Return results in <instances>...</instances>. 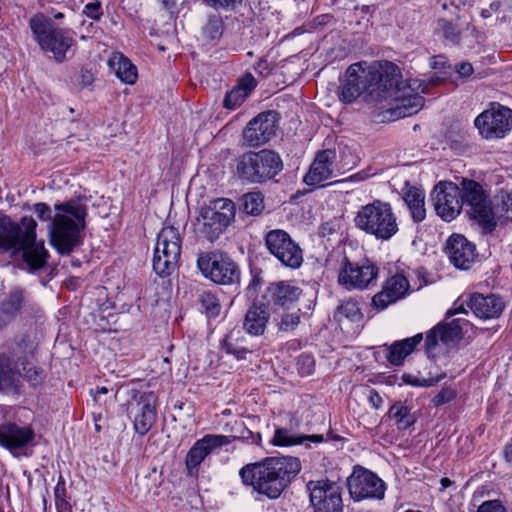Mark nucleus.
Listing matches in <instances>:
<instances>
[{
  "instance_id": "obj_1",
  "label": "nucleus",
  "mask_w": 512,
  "mask_h": 512,
  "mask_svg": "<svg viewBox=\"0 0 512 512\" xmlns=\"http://www.w3.org/2000/svg\"><path fill=\"white\" fill-rule=\"evenodd\" d=\"M399 76V67L390 61L351 64L340 79L339 99L350 104L359 97L367 103L387 100L391 82Z\"/></svg>"
},
{
  "instance_id": "obj_2",
  "label": "nucleus",
  "mask_w": 512,
  "mask_h": 512,
  "mask_svg": "<svg viewBox=\"0 0 512 512\" xmlns=\"http://www.w3.org/2000/svg\"><path fill=\"white\" fill-rule=\"evenodd\" d=\"M33 210L41 221H51L50 244L60 255H70L82 244L88 208L80 199L56 203L53 217L51 208L46 203L34 204Z\"/></svg>"
},
{
  "instance_id": "obj_3",
  "label": "nucleus",
  "mask_w": 512,
  "mask_h": 512,
  "mask_svg": "<svg viewBox=\"0 0 512 512\" xmlns=\"http://www.w3.org/2000/svg\"><path fill=\"white\" fill-rule=\"evenodd\" d=\"M300 470L301 463L296 457H267L261 462L245 465L239 475L245 486L274 500L281 496Z\"/></svg>"
},
{
  "instance_id": "obj_4",
  "label": "nucleus",
  "mask_w": 512,
  "mask_h": 512,
  "mask_svg": "<svg viewBox=\"0 0 512 512\" xmlns=\"http://www.w3.org/2000/svg\"><path fill=\"white\" fill-rule=\"evenodd\" d=\"M37 223L25 216L21 225L0 212V254L10 252L12 256L22 253L24 262L31 270L43 268L49 258L43 241H36Z\"/></svg>"
},
{
  "instance_id": "obj_5",
  "label": "nucleus",
  "mask_w": 512,
  "mask_h": 512,
  "mask_svg": "<svg viewBox=\"0 0 512 512\" xmlns=\"http://www.w3.org/2000/svg\"><path fill=\"white\" fill-rule=\"evenodd\" d=\"M45 379V370L33 364L25 355H20L16 349L0 352V394L19 396L24 382L36 388Z\"/></svg>"
},
{
  "instance_id": "obj_6",
  "label": "nucleus",
  "mask_w": 512,
  "mask_h": 512,
  "mask_svg": "<svg viewBox=\"0 0 512 512\" xmlns=\"http://www.w3.org/2000/svg\"><path fill=\"white\" fill-rule=\"evenodd\" d=\"M284 168V163L274 150L249 151L236 160V175L249 184H265L274 179Z\"/></svg>"
},
{
  "instance_id": "obj_7",
  "label": "nucleus",
  "mask_w": 512,
  "mask_h": 512,
  "mask_svg": "<svg viewBox=\"0 0 512 512\" xmlns=\"http://www.w3.org/2000/svg\"><path fill=\"white\" fill-rule=\"evenodd\" d=\"M353 222L357 229L381 241L391 239L399 230L390 203L381 200L361 206Z\"/></svg>"
},
{
  "instance_id": "obj_8",
  "label": "nucleus",
  "mask_w": 512,
  "mask_h": 512,
  "mask_svg": "<svg viewBox=\"0 0 512 512\" xmlns=\"http://www.w3.org/2000/svg\"><path fill=\"white\" fill-rule=\"evenodd\" d=\"M29 27L43 51L51 52L57 62L66 59V53L74 42L70 30L56 26L51 19L41 13L30 18Z\"/></svg>"
},
{
  "instance_id": "obj_9",
  "label": "nucleus",
  "mask_w": 512,
  "mask_h": 512,
  "mask_svg": "<svg viewBox=\"0 0 512 512\" xmlns=\"http://www.w3.org/2000/svg\"><path fill=\"white\" fill-rule=\"evenodd\" d=\"M235 203L228 198H218L202 207L197 218L196 231L209 242L219 238L234 221Z\"/></svg>"
},
{
  "instance_id": "obj_10",
  "label": "nucleus",
  "mask_w": 512,
  "mask_h": 512,
  "mask_svg": "<svg viewBox=\"0 0 512 512\" xmlns=\"http://www.w3.org/2000/svg\"><path fill=\"white\" fill-rule=\"evenodd\" d=\"M402 75L391 82V91L387 92V99L396 102L389 111L393 118L399 119L409 117L419 112L424 106V97L419 92H424L426 86L417 79L401 80Z\"/></svg>"
},
{
  "instance_id": "obj_11",
  "label": "nucleus",
  "mask_w": 512,
  "mask_h": 512,
  "mask_svg": "<svg viewBox=\"0 0 512 512\" xmlns=\"http://www.w3.org/2000/svg\"><path fill=\"white\" fill-rule=\"evenodd\" d=\"M461 185L462 207L464 206L469 217L481 226L483 233H492L497 222L488 195L474 180L463 179Z\"/></svg>"
},
{
  "instance_id": "obj_12",
  "label": "nucleus",
  "mask_w": 512,
  "mask_h": 512,
  "mask_svg": "<svg viewBox=\"0 0 512 512\" xmlns=\"http://www.w3.org/2000/svg\"><path fill=\"white\" fill-rule=\"evenodd\" d=\"M181 239L173 226L164 227L157 236L153 256V270L160 277L171 275L178 266Z\"/></svg>"
},
{
  "instance_id": "obj_13",
  "label": "nucleus",
  "mask_w": 512,
  "mask_h": 512,
  "mask_svg": "<svg viewBox=\"0 0 512 512\" xmlns=\"http://www.w3.org/2000/svg\"><path fill=\"white\" fill-rule=\"evenodd\" d=\"M129 400L126 404V411L133 421L135 432L146 435L157 419L156 401L157 397L152 391L144 392L137 389L128 391Z\"/></svg>"
},
{
  "instance_id": "obj_14",
  "label": "nucleus",
  "mask_w": 512,
  "mask_h": 512,
  "mask_svg": "<svg viewBox=\"0 0 512 512\" xmlns=\"http://www.w3.org/2000/svg\"><path fill=\"white\" fill-rule=\"evenodd\" d=\"M197 266L201 273L220 285H233L240 282V269L227 254L208 252L198 257Z\"/></svg>"
},
{
  "instance_id": "obj_15",
  "label": "nucleus",
  "mask_w": 512,
  "mask_h": 512,
  "mask_svg": "<svg viewBox=\"0 0 512 512\" xmlns=\"http://www.w3.org/2000/svg\"><path fill=\"white\" fill-rule=\"evenodd\" d=\"M310 503L319 512H343L342 488L329 479L311 480L306 485Z\"/></svg>"
},
{
  "instance_id": "obj_16",
  "label": "nucleus",
  "mask_w": 512,
  "mask_h": 512,
  "mask_svg": "<svg viewBox=\"0 0 512 512\" xmlns=\"http://www.w3.org/2000/svg\"><path fill=\"white\" fill-rule=\"evenodd\" d=\"M265 245L270 254L285 267L296 269L301 266L303 262L302 249L286 231L281 229L269 231L265 235Z\"/></svg>"
},
{
  "instance_id": "obj_17",
  "label": "nucleus",
  "mask_w": 512,
  "mask_h": 512,
  "mask_svg": "<svg viewBox=\"0 0 512 512\" xmlns=\"http://www.w3.org/2000/svg\"><path fill=\"white\" fill-rule=\"evenodd\" d=\"M378 272V266L369 260L351 262L345 259L338 275V282L348 290H364L376 283Z\"/></svg>"
},
{
  "instance_id": "obj_18",
  "label": "nucleus",
  "mask_w": 512,
  "mask_h": 512,
  "mask_svg": "<svg viewBox=\"0 0 512 512\" xmlns=\"http://www.w3.org/2000/svg\"><path fill=\"white\" fill-rule=\"evenodd\" d=\"M432 200L437 215L445 221L455 219L461 212V189L454 183H438L432 192Z\"/></svg>"
},
{
  "instance_id": "obj_19",
  "label": "nucleus",
  "mask_w": 512,
  "mask_h": 512,
  "mask_svg": "<svg viewBox=\"0 0 512 512\" xmlns=\"http://www.w3.org/2000/svg\"><path fill=\"white\" fill-rule=\"evenodd\" d=\"M480 134L487 138H502L512 127V110L499 106L482 112L475 119Z\"/></svg>"
},
{
  "instance_id": "obj_20",
  "label": "nucleus",
  "mask_w": 512,
  "mask_h": 512,
  "mask_svg": "<svg viewBox=\"0 0 512 512\" xmlns=\"http://www.w3.org/2000/svg\"><path fill=\"white\" fill-rule=\"evenodd\" d=\"M277 113L265 111L254 117L243 131V141L248 147H258L276 136Z\"/></svg>"
},
{
  "instance_id": "obj_21",
  "label": "nucleus",
  "mask_w": 512,
  "mask_h": 512,
  "mask_svg": "<svg viewBox=\"0 0 512 512\" xmlns=\"http://www.w3.org/2000/svg\"><path fill=\"white\" fill-rule=\"evenodd\" d=\"M348 484L350 494L355 500L382 499L385 494V483L369 470L353 475Z\"/></svg>"
},
{
  "instance_id": "obj_22",
  "label": "nucleus",
  "mask_w": 512,
  "mask_h": 512,
  "mask_svg": "<svg viewBox=\"0 0 512 512\" xmlns=\"http://www.w3.org/2000/svg\"><path fill=\"white\" fill-rule=\"evenodd\" d=\"M234 438L209 434L197 440L186 455L185 463L190 473L196 469L214 449L232 443Z\"/></svg>"
},
{
  "instance_id": "obj_23",
  "label": "nucleus",
  "mask_w": 512,
  "mask_h": 512,
  "mask_svg": "<svg viewBox=\"0 0 512 512\" xmlns=\"http://www.w3.org/2000/svg\"><path fill=\"white\" fill-rule=\"evenodd\" d=\"M302 289L289 281L271 283L265 291L264 298L274 310L289 309L301 296Z\"/></svg>"
},
{
  "instance_id": "obj_24",
  "label": "nucleus",
  "mask_w": 512,
  "mask_h": 512,
  "mask_svg": "<svg viewBox=\"0 0 512 512\" xmlns=\"http://www.w3.org/2000/svg\"><path fill=\"white\" fill-rule=\"evenodd\" d=\"M410 289L407 278L401 274H396L385 281L382 290L372 298V305L378 310H384L389 305L396 303L404 298Z\"/></svg>"
},
{
  "instance_id": "obj_25",
  "label": "nucleus",
  "mask_w": 512,
  "mask_h": 512,
  "mask_svg": "<svg viewBox=\"0 0 512 512\" xmlns=\"http://www.w3.org/2000/svg\"><path fill=\"white\" fill-rule=\"evenodd\" d=\"M446 250L451 262L459 269H469L476 258L475 245L460 234L449 237Z\"/></svg>"
},
{
  "instance_id": "obj_26",
  "label": "nucleus",
  "mask_w": 512,
  "mask_h": 512,
  "mask_svg": "<svg viewBox=\"0 0 512 512\" xmlns=\"http://www.w3.org/2000/svg\"><path fill=\"white\" fill-rule=\"evenodd\" d=\"M26 292L19 287L11 289L0 301V330L7 328L26 308Z\"/></svg>"
},
{
  "instance_id": "obj_27",
  "label": "nucleus",
  "mask_w": 512,
  "mask_h": 512,
  "mask_svg": "<svg viewBox=\"0 0 512 512\" xmlns=\"http://www.w3.org/2000/svg\"><path fill=\"white\" fill-rule=\"evenodd\" d=\"M34 439V432L30 427L19 426L15 423L0 425V445L12 453L25 447Z\"/></svg>"
},
{
  "instance_id": "obj_28",
  "label": "nucleus",
  "mask_w": 512,
  "mask_h": 512,
  "mask_svg": "<svg viewBox=\"0 0 512 512\" xmlns=\"http://www.w3.org/2000/svg\"><path fill=\"white\" fill-rule=\"evenodd\" d=\"M467 305L476 317L484 320L499 318L505 308L502 298L495 294L484 296L475 293L470 296Z\"/></svg>"
},
{
  "instance_id": "obj_29",
  "label": "nucleus",
  "mask_w": 512,
  "mask_h": 512,
  "mask_svg": "<svg viewBox=\"0 0 512 512\" xmlns=\"http://www.w3.org/2000/svg\"><path fill=\"white\" fill-rule=\"evenodd\" d=\"M336 159V152L332 149L319 151L304 181L309 186H315L329 179L333 173V163Z\"/></svg>"
},
{
  "instance_id": "obj_30",
  "label": "nucleus",
  "mask_w": 512,
  "mask_h": 512,
  "mask_svg": "<svg viewBox=\"0 0 512 512\" xmlns=\"http://www.w3.org/2000/svg\"><path fill=\"white\" fill-rule=\"evenodd\" d=\"M460 322V318L453 319L449 323H440L431 329L426 335V350L428 352L433 350L436 347L438 340L446 344L460 340L463 336Z\"/></svg>"
},
{
  "instance_id": "obj_31",
  "label": "nucleus",
  "mask_w": 512,
  "mask_h": 512,
  "mask_svg": "<svg viewBox=\"0 0 512 512\" xmlns=\"http://www.w3.org/2000/svg\"><path fill=\"white\" fill-rule=\"evenodd\" d=\"M402 194V198L409 208L413 221L415 223L422 222L426 217L424 191L406 182L402 189Z\"/></svg>"
},
{
  "instance_id": "obj_32",
  "label": "nucleus",
  "mask_w": 512,
  "mask_h": 512,
  "mask_svg": "<svg viewBox=\"0 0 512 512\" xmlns=\"http://www.w3.org/2000/svg\"><path fill=\"white\" fill-rule=\"evenodd\" d=\"M423 340L422 333H418L413 337L395 341L387 346L386 359L395 366L403 364L405 358L410 355L416 346Z\"/></svg>"
},
{
  "instance_id": "obj_33",
  "label": "nucleus",
  "mask_w": 512,
  "mask_h": 512,
  "mask_svg": "<svg viewBox=\"0 0 512 512\" xmlns=\"http://www.w3.org/2000/svg\"><path fill=\"white\" fill-rule=\"evenodd\" d=\"M323 441L324 436L320 434H293L286 428H277L271 440V444L274 446L306 445L309 447L310 443H321Z\"/></svg>"
},
{
  "instance_id": "obj_34",
  "label": "nucleus",
  "mask_w": 512,
  "mask_h": 512,
  "mask_svg": "<svg viewBox=\"0 0 512 512\" xmlns=\"http://www.w3.org/2000/svg\"><path fill=\"white\" fill-rule=\"evenodd\" d=\"M269 320V313L264 305H252L244 319L243 327L250 335L259 336L265 331Z\"/></svg>"
},
{
  "instance_id": "obj_35",
  "label": "nucleus",
  "mask_w": 512,
  "mask_h": 512,
  "mask_svg": "<svg viewBox=\"0 0 512 512\" xmlns=\"http://www.w3.org/2000/svg\"><path fill=\"white\" fill-rule=\"evenodd\" d=\"M239 334L240 331H231L221 344V350L238 361L245 360L248 354L255 351L253 347L246 345L245 338L240 337Z\"/></svg>"
},
{
  "instance_id": "obj_36",
  "label": "nucleus",
  "mask_w": 512,
  "mask_h": 512,
  "mask_svg": "<svg viewBox=\"0 0 512 512\" xmlns=\"http://www.w3.org/2000/svg\"><path fill=\"white\" fill-rule=\"evenodd\" d=\"M333 318L340 326L348 323L360 326L363 322L364 315L356 301L347 300L337 306Z\"/></svg>"
},
{
  "instance_id": "obj_37",
  "label": "nucleus",
  "mask_w": 512,
  "mask_h": 512,
  "mask_svg": "<svg viewBox=\"0 0 512 512\" xmlns=\"http://www.w3.org/2000/svg\"><path fill=\"white\" fill-rule=\"evenodd\" d=\"M114 69L116 76L126 84H134L137 80V68L123 54H115V57L109 61Z\"/></svg>"
},
{
  "instance_id": "obj_38",
  "label": "nucleus",
  "mask_w": 512,
  "mask_h": 512,
  "mask_svg": "<svg viewBox=\"0 0 512 512\" xmlns=\"http://www.w3.org/2000/svg\"><path fill=\"white\" fill-rule=\"evenodd\" d=\"M264 208V195L260 191L248 192L239 199V209L247 215L259 216Z\"/></svg>"
},
{
  "instance_id": "obj_39",
  "label": "nucleus",
  "mask_w": 512,
  "mask_h": 512,
  "mask_svg": "<svg viewBox=\"0 0 512 512\" xmlns=\"http://www.w3.org/2000/svg\"><path fill=\"white\" fill-rule=\"evenodd\" d=\"M388 417L394 419L399 430H406L412 426L416 419L408 407L401 401L395 402L388 411Z\"/></svg>"
},
{
  "instance_id": "obj_40",
  "label": "nucleus",
  "mask_w": 512,
  "mask_h": 512,
  "mask_svg": "<svg viewBox=\"0 0 512 512\" xmlns=\"http://www.w3.org/2000/svg\"><path fill=\"white\" fill-rule=\"evenodd\" d=\"M224 31V22L219 14L211 13L202 27V34L206 41L219 40Z\"/></svg>"
},
{
  "instance_id": "obj_41",
  "label": "nucleus",
  "mask_w": 512,
  "mask_h": 512,
  "mask_svg": "<svg viewBox=\"0 0 512 512\" xmlns=\"http://www.w3.org/2000/svg\"><path fill=\"white\" fill-rule=\"evenodd\" d=\"M8 349H16L20 355H25L30 360V356H33L36 350V345L29 334L23 333L13 338Z\"/></svg>"
},
{
  "instance_id": "obj_42",
  "label": "nucleus",
  "mask_w": 512,
  "mask_h": 512,
  "mask_svg": "<svg viewBox=\"0 0 512 512\" xmlns=\"http://www.w3.org/2000/svg\"><path fill=\"white\" fill-rule=\"evenodd\" d=\"M200 303L207 317L216 318L220 315L221 304L215 294L205 291L200 295Z\"/></svg>"
},
{
  "instance_id": "obj_43",
  "label": "nucleus",
  "mask_w": 512,
  "mask_h": 512,
  "mask_svg": "<svg viewBox=\"0 0 512 512\" xmlns=\"http://www.w3.org/2000/svg\"><path fill=\"white\" fill-rule=\"evenodd\" d=\"M437 24L445 39L453 44H459L461 39V30L457 25L443 18L439 19Z\"/></svg>"
},
{
  "instance_id": "obj_44",
  "label": "nucleus",
  "mask_w": 512,
  "mask_h": 512,
  "mask_svg": "<svg viewBox=\"0 0 512 512\" xmlns=\"http://www.w3.org/2000/svg\"><path fill=\"white\" fill-rule=\"evenodd\" d=\"M54 496L56 507L60 512H66L70 509V505L66 496V485L62 476H60L56 484L54 489Z\"/></svg>"
},
{
  "instance_id": "obj_45",
  "label": "nucleus",
  "mask_w": 512,
  "mask_h": 512,
  "mask_svg": "<svg viewBox=\"0 0 512 512\" xmlns=\"http://www.w3.org/2000/svg\"><path fill=\"white\" fill-rule=\"evenodd\" d=\"M248 96L236 86L228 91L223 100V106L227 109H235L240 106Z\"/></svg>"
},
{
  "instance_id": "obj_46",
  "label": "nucleus",
  "mask_w": 512,
  "mask_h": 512,
  "mask_svg": "<svg viewBox=\"0 0 512 512\" xmlns=\"http://www.w3.org/2000/svg\"><path fill=\"white\" fill-rule=\"evenodd\" d=\"M203 2L215 10L234 11L243 0H203Z\"/></svg>"
},
{
  "instance_id": "obj_47",
  "label": "nucleus",
  "mask_w": 512,
  "mask_h": 512,
  "mask_svg": "<svg viewBox=\"0 0 512 512\" xmlns=\"http://www.w3.org/2000/svg\"><path fill=\"white\" fill-rule=\"evenodd\" d=\"M455 397H456V392L452 388L445 387V388L441 389V391L433 397L432 404L435 407H439L446 403H449Z\"/></svg>"
},
{
  "instance_id": "obj_48",
  "label": "nucleus",
  "mask_w": 512,
  "mask_h": 512,
  "mask_svg": "<svg viewBox=\"0 0 512 512\" xmlns=\"http://www.w3.org/2000/svg\"><path fill=\"white\" fill-rule=\"evenodd\" d=\"M314 359L310 355L302 354L298 358V370L302 375H310L314 371Z\"/></svg>"
},
{
  "instance_id": "obj_49",
  "label": "nucleus",
  "mask_w": 512,
  "mask_h": 512,
  "mask_svg": "<svg viewBox=\"0 0 512 512\" xmlns=\"http://www.w3.org/2000/svg\"><path fill=\"white\" fill-rule=\"evenodd\" d=\"M257 81L251 73H246L243 77H241L238 81L237 88L241 89V91L246 92L248 96L256 87Z\"/></svg>"
},
{
  "instance_id": "obj_50",
  "label": "nucleus",
  "mask_w": 512,
  "mask_h": 512,
  "mask_svg": "<svg viewBox=\"0 0 512 512\" xmlns=\"http://www.w3.org/2000/svg\"><path fill=\"white\" fill-rule=\"evenodd\" d=\"M83 13L93 19L100 20L103 15L102 4L100 1L88 3L84 6Z\"/></svg>"
},
{
  "instance_id": "obj_51",
  "label": "nucleus",
  "mask_w": 512,
  "mask_h": 512,
  "mask_svg": "<svg viewBox=\"0 0 512 512\" xmlns=\"http://www.w3.org/2000/svg\"><path fill=\"white\" fill-rule=\"evenodd\" d=\"M300 322V316L298 313L285 314L279 324V328L282 331L293 330Z\"/></svg>"
},
{
  "instance_id": "obj_52",
  "label": "nucleus",
  "mask_w": 512,
  "mask_h": 512,
  "mask_svg": "<svg viewBox=\"0 0 512 512\" xmlns=\"http://www.w3.org/2000/svg\"><path fill=\"white\" fill-rule=\"evenodd\" d=\"M240 428H241V433L240 435H235V436H230L231 438H234L233 442L235 440H244V441H247V442H251V443H255V444H260L261 440H262V437H261V434L260 433H257V434H254L252 431H250L249 429L245 428L242 424H240Z\"/></svg>"
},
{
  "instance_id": "obj_53",
  "label": "nucleus",
  "mask_w": 512,
  "mask_h": 512,
  "mask_svg": "<svg viewBox=\"0 0 512 512\" xmlns=\"http://www.w3.org/2000/svg\"><path fill=\"white\" fill-rule=\"evenodd\" d=\"M477 512H507V510L499 500H489L484 501Z\"/></svg>"
},
{
  "instance_id": "obj_54",
  "label": "nucleus",
  "mask_w": 512,
  "mask_h": 512,
  "mask_svg": "<svg viewBox=\"0 0 512 512\" xmlns=\"http://www.w3.org/2000/svg\"><path fill=\"white\" fill-rule=\"evenodd\" d=\"M94 79V74L90 70L82 69L79 75V85L82 88L89 87L93 84Z\"/></svg>"
},
{
  "instance_id": "obj_55",
  "label": "nucleus",
  "mask_w": 512,
  "mask_h": 512,
  "mask_svg": "<svg viewBox=\"0 0 512 512\" xmlns=\"http://www.w3.org/2000/svg\"><path fill=\"white\" fill-rule=\"evenodd\" d=\"M455 71L461 76V77H469L474 69L471 63L469 62H461L457 63L455 65Z\"/></svg>"
},
{
  "instance_id": "obj_56",
  "label": "nucleus",
  "mask_w": 512,
  "mask_h": 512,
  "mask_svg": "<svg viewBox=\"0 0 512 512\" xmlns=\"http://www.w3.org/2000/svg\"><path fill=\"white\" fill-rule=\"evenodd\" d=\"M370 176H371L370 173H368L366 170H362V171H359V172L349 176L346 179L341 180L340 182H347V181L361 182V181L368 179Z\"/></svg>"
},
{
  "instance_id": "obj_57",
  "label": "nucleus",
  "mask_w": 512,
  "mask_h": 512,
  "mask_svg": "<svg viewBox=\"0 0 512 512\" xmlns=\"http://www.w3.org/2000/svg\"><path fill=\"white\" fill-rule=\"evenodd\" d=\"M255 69L259 74H261L263 76H268L271 72L270 64L265 59L259 60L257 62Z\"/></svg>"
},
{
  "instance_id": "obj_58",
  "label": "nucleus",
  "mask_w": 512,
  "mask_h": 512,
  "mask_svg": "<svg viewBox=\"0 0 512 512\" xmlns=\"http://www.w3.org/2000/svg\"><path fill=\"white\" fill-rule=\"evenodd\" d=\"M369 402L372 404L374 408L379 409L382 405L383 400L382 397L375 390H372L370 392Z\"/></svg>"
},
{
  "instance_id": "obj_59",
  "label": "nucleus",
  "mask_w": 512,
  "mask_h": 512,
  "mask_svg": "<svg viewBox=\"0 0 512 512\" xmlns=\"http://www.w3.org/2000/svg\"><path fill=\"white\" fill-rule=\"evenodd\" d=\"M499 6V2L491 3L489 8H485L481 11V16L485 19L489 18L492 15L493 11H497L499 9Z\"/></svg>"
},
{
  "instance_id": "obj_60",
  "label": "nucleus",
  "mask_w": 512,
  "mask_h": 512,
  "mask_svg": "<svg viewBox=\"0 0 512 512\" xmlns=\"http://www.w3.org/2000/svg\"><path fill=\"white\" fill-rule=\"evenodd\" d=\"M503 209H505L507 212H512V191L506 193L505 196H503Z\"/></svg>"
},
{
  "instance_id": "obj_61",
  "label": "nucleus",
  "mask_w": 512,
  "mask_h": 512,
  "mask_svg": "<svg viewBox=\"0 0 512 512\" xmlns=\"http://www.w3.org/2000/svg\"><path fill=\"white\" fill-rule=\"evenodd\" d=\"M505 460L512 465V439L506 444L504 448Z\"/></svg>"
},
{
  "instance_id": "obj_62",
  "label": "nucleus",
  "mask_w": 512,
  "mask_h": 512,
  "mask_svg": "<svg viewBox=\"0 0 512 512\" xmlns=\"http://www.w3.org/2000/svg\"><path fill=\"white\" fill-rule=\"evenodd\" d=\"M93 393V397H94V400L98 401L100 400V396L102 394H107L108 393V389L107 387L103 386V387H97L96 390Z\"/></svg>"
},
{
  "instance_id": "obj_63",
  "label": "nucleus",
  "mask_w": 512,
  "mask_h": 512,
  "mask_svg": "<svg viewBox=\"0 0 512 512\" xmlns=\"http://www.w3.org/2000/svg\"><path fill=\"white\" fill-rule=\"evenodd\" d=\"M467 313V311L463 308V306H460L459 308L457 309H454V310H449L448 311V316H452V315H455V314H458V313Z\"/></svg>"
},
{
  "instance_id": "obj_64",
  "label": "nucleus",
  "mask_w": 512,
  "mask_h": 512,
  "mask_svg": "<svg viewBox=\"0 0 512 512\" xmlns=\"http://www.w3.org/2000/svg\"><path fill=\"white\" fill-rule=\"evenodd\" d=\"M166 9H169L175 5L174 0H160Z\"/></svg>"
}]
</instances>
